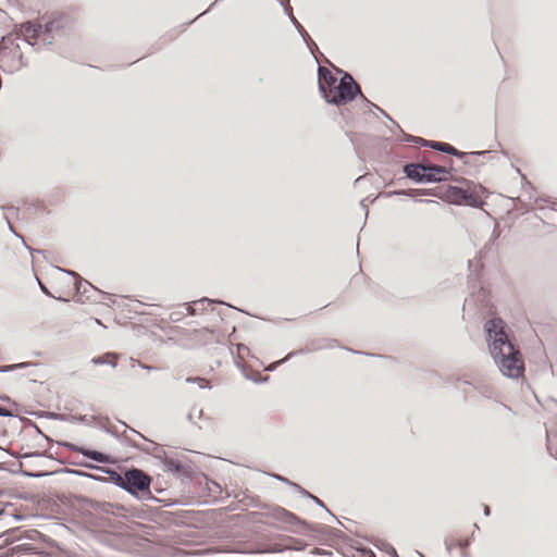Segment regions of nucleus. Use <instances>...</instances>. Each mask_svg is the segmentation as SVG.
<instances>
[{"instance_id":"412c9836","label":"nucleus","mask_w":557,"mask_h":557,"mask_svg":"<svg viewBox=\"0 0 557 557\" xmlns=\"http://www.w3.org/2000/svg\"><path fill=\"white\" fill-rule=\"evenodd\" d=\"M473 540V534L465 540H455V545L457 547H465V548H468L470 545H471V542Z\"/></svg>"},{"instance_id":"b1692460","label":"nucleus","mask_w":557,"mask_h":557,"mask_svg":"<svg viewBox=\"0 0 557 557\" xmlns=\"http://www.w3.org/2000/svg\"><path fill=\"white\" fill-rule=\"evenodd\" d=\"M492 151H493L492 149L471 151V154H474L473 159H479L480 157H485V156L490 154Z\"/></svg>"},{"instance_id":"a211bd4d","label":"nucleus","mask_w":557,"mask_h":557,"mask_svg":"<svg viewBox=\"0 0 557 557\" xmlns=\"http://www.w3.org/2000/svg\"><path fill=\"white\" fill-rule=\"evenodd\" d=\"M469 161L470 162L465 165V166H468L469 169H471V168L478 169L483 164V162H480L479 159H470ZM463 174L473 175L471 170L463 171Z\"/></svg>"},{"instance_id":"0eeeda50","label":"nucleus","mask_w":557,"mask_h":557,"mask_svg":"<svg viewBox=\"0 0 557 557\" xmlns=\"http://www.w3.org/2000/svg\"><path fill=\"white\" fill-rule=\"evenodd\" d=\"M42 290L59 300H69L78 290V275L70 272L62 271L53 281L54 294L48 293V290L41 286Z\"/></svg>"},{"instance_id":"2f4dec72","label":"nucleus","mask_w":557,"mask_h":557,"mask_svg":"<svg viewBox=\"0 0 557 557\" xmlns=\"http://www.w3.org/2000/svg\"><path fill=\"white\" fill-rule=\"evenodd\" d=\"M419 201H421V202H426V203H437L436 201H434V200H429V199H425V200L420 199Z\"/></svg>"},{"instance_id":"4be33fe9","label":"nucleus","mask_w":557,"mask_h":557,"mask_svg":"<svg viewBox=\"0 0 557 557\" xmlns=\"http://www.w3.org/2000/svg\"><path fill=\"white\" fill-rule=\"evenodd\" d=\"M391 195L413 197V191L410 188L409 189H397V190L391 191Z\"/></svg>"},{"instance_id":"1a4fd4ad","label":"nucleus","mask_w":557,"mask_h":557,"mask_svg":"<svg viewBox=\"0 0 557 557\" xmlns=\"http://www.w3.org/2000/svg\"><path fill=\"white\" fill-rule=\"evenodd\" d=\"M45 33L44 26L40 24L26 22L21 24L20 34L29 42L34 44L39 36Z\"/></svg>"},{"instance_id":"f03ea898","label":"nucleus","mask_w":557,"mask_h":557,"mask_svg":"<svg viewBox=\"0 0 557 557\" xmlns=\"http://www.w3.org/2000/svg\"><path fill=\"white\" fill-rule=\"evenodd\" d=\"M453 181L461 186L447 185L442 194V200L474 209H481L486 205L490 193L484 186L462 176L454 177Z\"/></svg>"},{"instance_id":"f8f14e48","label":"nucleus","mask_w":557,"mask_h":557,"mask_svg":"<svg viewBox=\"0 0 557 557\" xmlns=\"http://www.w3.org/2000/svg\"><path fill=\"white\" fill-rule=\"evenodd\" d=\"M426 147L448 156H453L456 150V147L445 141L428 140Z\"/></svg>"},{"instance_id":"c9c22d12","label":"nucleus","mask_w":557,"mask_h":557,"mask_svg":"<svg viewBox=\"0 0 557 557\" xmlns=\"http://www.w3.org/2000/svg\"><path fill=\"white\" fill-rule=\"evenodd\" d=\"M356 252L359 253V240L357 242V245H356Z\"/></svg>"},{"instance_id":"c85d7f7f","label":"nucleus","mask_w":557,"mask_h":557,"mask_svg":"<svg viewBox=\"0 0 557 557\" xmlns=\"http://www.w3.org/2000/svg\"><path fill=\"white\" fill-rule=\"evenodd\" d=\"M445 544H446V548H447V550H448V552H450V550L453 549V547H457V546L455 545V541H451V542H449V543H448V542H445Z\"/></svg>"},{"instance_id":"a878e982","label":"nucleus","mask_w":557,"mask_h":557,"mask_svg":"<svg viewBox=\"0 0 557 557\" xmlns=\"http://www.w3.org/2000/svg\"><path fill=\"white\" fill-rule=\"evenodd\" d=\"M442 169L444 170V176H446L447 174L450 175L451 180L455 177L453 176V174L457 171L453 165H449V166H443L442 165Z\"/></svg>"},{"instance_id":"4468645a","label":"nucleus","mask_w":557,"mask_h":557,"mask_svg":"<svg viewBox=\"0 0 557 557\" xmlns=\"http://www.w3.org/2000/svg\"><path fill=\"white\" fill-rule=\"evenodd\" d=\"M398 129L401 133V138H400L401 141L417 144L420 147H426V144H428L426 139L405 133L400 126Z\"/></svg>"},{"instance_id":"bb28decb","label":"nucleus","mask_w":557,"mask_h":557,"mask_svg":"<svg viewBox=\"0 0 557 557\" xmlns=\"http://www.w3.org/2000/svg\"><path fill=\"white\" fill-rule=\"evenodd\" d=\"M366 200H367V199H360V200H359V205H360V207H361V208H363V209H364V212H366V213H364V219H367V216H368V208H367V206H366V203H364V202H366Z\"/></svg>"},{"instance_id":"9d476101","label":"nucleus","mask_w":557,"mask_h":557,"mask_svg":"<svg viewBox=\"0 0 557 557\" xmlns=\"http://www.w3.org/2000/svg\"><path fill=\"white\" fill-rule=\"evenodd\" d=\"M71 24L70 18L64 14L54 15L50 21H48L45 26L46 34H52L60 32L64 28H67Z\"/></svg>"},{"instance_id":"2eb2a0df","label":"nucleus","mask_w":557,"mask_h":557,"mask_svg":"<svg viewBox=\"0 0 557 557\" xmlns=\"http://www.w3.org/2000/svg\"><path fill=\"white\" fill-rule=\"evenodd\" d=\"M94 362L99 363V364L109 363V364L115 367L116 362H117V355L108 352L101 357H98L97 359H94Z\"/></svg>"},{"instance_id":"58836bf2","label":"nucleus","mask_w":557,"mask_h":557,"mask_svg":"<svg viewBox=\"0 0 557 557\" xmlns=\"http://www.w3.org/2000/svg\"><path fill=\"white\" fill-rule=\"evenodd\" d=\"M474 530H479V525L476 523L473 524Z\"/></svg>"},{"instance_id":"f3484780","label":"nucleus","mask_w":557,"mask_h":557,"mask_svg":"<svg viewBox=\"0 0 557 557\" xmlns=\"http://www.w3.org/2000/svg\"><path fill=\"white\" fill-rule=\"evenodd\" d=\"M474 154H471V151L465 152L456 148L455 152L451 157H455L462 161L463 165L468 164L470 159H473Z\"/></svg>"},{"instance_id":"7ed1b4c3","label":"nucleus","mask_w":557,"mask_h":557,"mask_svg":"<svg viewBox=\"0 0 557 557\" xmlns=\"http://www.w3.org/2000/svg\"><path fill=\"white\" fill-rule=\"evenodd\" d=\"M348 73L342 75V71L336 69V73L327 67H319V88L330 103L344 106L348 101Z\"/></svg>"},{"instance_id":"72a5a7b5","label":"nucleus","mask_w":557,"mask_h":557,"mask_svg":"<svg viewBox=\"0 0 557 557\" xmlns=\"http://www.w3.org/2000/svg\"><path fill=\"white\" fill-rule=\"evenodd\" d=\"M525 185H528L529 188L534 189L533 185L529 181H527V180H525Z\"/></svg>"},{"instance_id":"423d86ee","label":"nucleus","mask_w":557,"mask_h":557,"mask_svg":"<svg viewBox=\"0 0 557 557\" xmlns=\"http://www.w3.org/2000/svg\"><path fill=\"white\" fill-rule=\"evenodd\" d=\"M374 103L361 91L357 81L350 75V126L368 122V117H376L372 111Z\"/></svg>"},{"instance_id":"ea45409f","label":"nucleus","mask_w":557,"mask_h":557,"mask_svg":"<svg viewBox=\"0 0 557 557\" xmlns=\"http://www.w3.org/2000/svg\"><path fill=\"white\" fill-rule=\"evenodd\" d=\"M549 369H550L552 373L554 374V368L552 364L549 366Z\"/></svg>"},{"instance_id":"7c9ffc66","label":"nucleus","mask_w":557,"mask_h":557,"mask_svg":"<svg viewBox=\"0 0 557 557\" xmlns=\"http://www.w3.org/2000/svg\"><path fill=\"white\" fill-rule=\"evenodd\" d=\"M349 352H350V354H355V355H363V352H362V351L355 350V349H352V348H350V349H349Z\"/></svg>"},{"instance_id":"4c0bfd02","label":"nucleus","mask_w":557,"mask_h":557,"mask_svg":"<svg viewBox=\"0 0 557 557\" xmlns=\"http://www.w3.org/2000/svg\"><path fill=\"white\" fill-rule=\"evenodd\" d=\"M497 147H502V144L498 140H495Z\"/></svg>"},{"instance_id":"39448f33","label":"nucleus","mask_w":557,"mask_h":557,"mask_svg":"<svg viewBox=\"0 0 557 557\" xmlns=\"http://www.w3.org/2000/svg\"><path fill=\"white\" fill-rule=\"evenodd\" d=\"M401 170L405 177L417 185L440 184L447 181L442 165L438 164L406 162Z\"/></svg>"},{"instance_id":"f704fd0d","label":"nucleus","mask_w":557,"mask_h":557,"mask_svg":"<svg viewBox=\"0 0 557 557\" xmlns=\"http://www.w3.org/2000/svg\"><path fill=\"white\" fill-rule=\"evenodd\" d=\"M494 244H491L490 240L485 244L484 248L485 249H488L491 246H493Z\"/></svg>"},{"instance_id":"20e7f679","label":"nucleus","mask_w":557,"mask_h":557,"mask_svg":"<svg viewBox=\"0 0 557 557\" xmlns=\"http://www.w3.org/2000/svg\"><path fill=\"white\" fill-rule=\"evenodd\" d=\"M348 73L342 75V71L336 69V73L327 67H319V88L330 103L344 106L348 101Z\"/></svg>"},{"instance_id":"6ab92c4d","label":"nucleus","mask_w":557,"mask_h":557,"mask_svg":"<svg viewBox=\"0 0 557 557\" xmlns=\"http://www.w3.org/2000/svg\"><path fill=\"white\" fill-rule=\"evenodd\" d=\"M375 109L377 110L381 114H383V116H385L388 121H391L397 128H399V124L386 112L384 111L383 109H381L379 106H376L374 103V106H372V110Z\"/></svg>"},{"instance_id":"473e14b6","label":"nucleus","mask_w":557,"mask_h":557,"mask_svg":"<svg viewBox=\"0 0 557 557\" xmlns=\"http://www.w3.org/2000/svg\"><path fill=\"white\" fill-rule=\"evenodd\" d=\"M368 356H371V357H376V358H385V356L383 355H373V354H367Z\"/></svg>"},{"instance_id":"dca6fc26","label":"nucleus","mask_w":557,"mask_h":557,"mask_svg":"<svg viewBox=\"0 0 557 557\" xmlns=\"http://www.w3.org/2000/svg\"><path fill=\"white\" fill-rule=\"evenodd\" d=\"M84 455L95 461H98V462H107L108 461V457L104 454L96 451V450H85Z\"/></svg>"},{"instance_id":"aec40b11","label":"nucleus","mask_w":557,"mask_h":557,"mask_svg":"<svg viewBox=\"0 0 557 557\" xmlns=\"http://www.w3.org/2000/svg\"><path fill=\"white\" fill-rule=\"evenodd\" d=\"M381 550L388 554L391 557H398L397 550L394 546H392L388 543H385L383 547H381Z\"/></svg>"},{"instance_id":"9b49d317","label":"nucleus","mask_w":557,"mask_h":557,"mask_svg":"<svg viewBox=\"0 0 557 557\" xmlns=\"http://www.w3.org/2000/svg\"><path fill=\"white\" fill-rule=\"evenodd\" d=\"M350 557H376L374 552L350 537Z\"/></svg>"},{"instance_id":"393cba45","label":"nucleus","mask_w":557,"mask_h":557,"mask_svg":"<svg viewBox=\"0 0 557 557\" xmlns=\"http://www.w3.org/2000/svg\"><path fill=\"white\" fill-rule=\"evenodd\" d=\"M500 236V231L495 226L492 231L491 238L488 239L491 244H495L496 239Z\"/></svg>"},{"instance_id":"f257e3e1","label":"nucleus","mask_w":557,"mask_h":557,"mask_svg":"<svg viewBox=\"0 0 557 557\" xmlns=\"http://www.w3.org/2000/svg\"><path fill=\"white\" fill-rule=\"evenodd\" d=\"M507 325L499 319H488L483 330L491 357L499 372L511 380L522 377L524 362L518 345L508 338Z\"/></svg>"},{"instance_id":"c756f323","label":"nucleus","mask_w":557,"mask_h":557,"mask_svg":"<svg viewBox=\"0 0 557 557\" xmlns=\"http://www.w3.org/2000/svg\"><path fill=\"white\" fill-rule=\"evenodd\" d=\"M461 549V557H470V554L468 553V548L459 547Z\"/></svg>"},{"instance_id":"5701e85b","label":"nucleus","mask_w":557,"mask_h":557,"mask_svg":"<svg viewBox=\"0 0 557 557\" xmlns=\"http://www.w3.org/2000/svg\"><path fill=\"white\" fill-rule=\"evenodd\" d=\"M166 468L170 471L180 472L181 469H182V466L178 462L174 461V460H169V461H166Z\"/></svg>"},{"instance_id":"ddd939ff","label":"nucleus","mask_w":557,"mask_h":557,"mask_svg":"<svg viewBox=\"0 0 557 557\" xmlns=\"http://www.w3.org/2000/svg\"><path fill=\"white\" fill-rule=\"evenodd\" d=\"M412 191H413V197L412 198H416L417 196H431V197H436L438 199H442V194L443 191H441L438 188H411Z\"/></svg>"},{"instance_id":"cd10ccee","label":"nucleus","mask_w":557,"mask_h":557,"mask_svg":"<svg viewBox=\"0 0 557 557\" xmlns=\"http://www.w3.org/2000/svg\"><path fill=\"white\" fill-rule=\"evenodd\" d=\"M483 515H484L485 517H490V515H491V508H490V506H487V505H483Z\"/></svg>"},{"instance_id":"a19ab883","label":"nucleus","mask_w":557,"mask_h":557,"mask_svg":"<svg viewBox=\"0 0 557 557\" xmlns=\"http://www.w3.org/2000/svg\"><path fill=\"white\" fill-rule=\"evenodd\" d=\"M418 554H419L420 557H425L422 553L418 552Z\"/></svg>"},{"instance_id":"e433bc0d","label":"nucleus","mask_w":557,"mask_h":557,"mask_svg":"<svg viewBox=\"0 0 557 557\" xmlns=\"http://www.w3.org/2000/svg\"><path fill=\"white\" fill-rule=\"evenodd\" d=\"M502 153L505 156V157H508V152L506 150H502Z\"/></svg>"},{"instance_id":"6e6552de","label":"nucleus","mask_w":557,"mask_h":557,"mask_svg":"<svg viewBox=\"0 0 557 557\" xmlns=\"http://www.w3.org/2000/svg\"><path fill=\"white\" fill-rule=\"evenodd\" d=\"M122 481V486L133 494L139 491H149L151 483V479L148 474L135 468L126 471Z\"/></svg>"}]
</instances>
